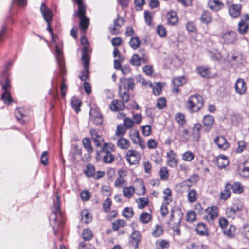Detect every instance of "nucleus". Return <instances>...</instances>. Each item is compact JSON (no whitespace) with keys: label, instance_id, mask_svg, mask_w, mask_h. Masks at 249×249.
<instances>
[{"label":"nucleus","instance_id":"obj_42","mask_svg":"<svg viewBox=\"0 0 249 249\" xmlns=\"http://www.w3.org/2000/svg\"><path fill=\"white\" fill-rule=\"evenodd\" d=\"M74 2L78 5V10L77 15L78 17L85 16L86 6L83 3L82 0H74Z\"/></svg>","mask_w":249,"mask_h":249},{"label":"nucleus","instance_id":"obj_63","mask_svg":"<svg viewBox=\"0 0 249 249\" xmlns=\"http://www.w3.org/2000/svg\"><path fill=\"white\" fill-rule=\"evenodd\" d=\"M194 158V154L190 151L185 152L182 155V159L186 161H191Z\"/></svg>","mask_w":249,"mask_h":249},{"label":"nucleus","instance_id":"obj_33","mask_svg":"<svg viewBox=\"0 0 249 249\" xmlns=\"http://www.w3.org/2000/svg\"><path fill=\"white\" fill-rule=\"evenodd\" d=\"M167 18L168 24L171 25H176L178 21L176 12L173 11H171L167 13Z\"/></svg>","mask_w":249,"mask_h":249},{"label":"nucleus","instance_id":"obj_17","mask_svg":"<svg viewBox=\"0 0 249 249\" xmlns=\"http://www.w3.org/2000/svg\"><path fill=\"white\" fill-rule=\"evenodd\" d=\"M226 183L229 185L230 190H232L234 194H241L244 191V187L240 182L231 181L227 182Z\"/></svg>","mask_w":249,"mask_h":249},{"label":"nucleus","instance_id":"obj_16","mask_svg":"<svg viewBox=\"0 0 249 249\" xmlns=\"http://www.w3.org/2000/svg\"><path fill=\"white\" fill-rule=\"evenodd\" d=\"M167 163L171 167H175L177 166L178 160L177 155L173 150H170L167 153Z\"/></svg>","mask_w":249,"mask_h":249},{"label":"nucleus","instance_id":"obj_60","mask_svg":"<svg viewBox=\"0 0 249 249\" xmlns=\"http://www.w3.org/2000/svg\"><path fill=\"white\" fill-rule=\"evenodd\" d=\"M127 183L126 181L121 178H117L114 184V187L116 188H123L124 187V186Z\"/></svg>","mask_w":249,"mask_h":249},{"label":"nucleus","instance_id":"obj_11","mask_svg":"<svg viewBox=\"0 0 249 249\" xmlns=\"http://www.w3.org/2000/svg\"><path fill=\"white\" fill-rule=\"evenodd\" d=\"M141 239V235L138 231L135 230L131 233L130 238V243L134 247V249H139V245Z\"/></svg>","mask_w":249,"mask_h":249},{"label":"nucleus","instance_id":"obj_38","mask_svg":"<svg viewBox=\"0 0 249 249\" xmlns=\"http://www.w3.org/2000/svg\"><path fill=\"white\" fill-rule=\"evenodd\" d=\"M239 210V207L236 205L231 207H228L226 210V215L229 218L231 217L233 218L236 215V212Z\"/></svg>","mask_w":249,"mask_h":249},{"label":"nucleus","instance_id":"obj_50","mask_svg":"<svg viewBox=\"0 0 249 249\" xmlns=\"http://www.w3.org/2000/svg\"><path fill=\"white\" fill-rule=\"evenodd\" d=\"M80 18V27L83 30H86L89 24V19L86 16L79 17Z\"/></svg>","mask_w":249,"mask_h":249},{"label":"nucleus","instance_id":"obj_32","mask_svg":"<svg viewBox=\"0 0 249 249\" xmlns=\"http://www.w3.org/2000/svg\"><path fill=\"white\" fill-rule=\"evenodd\" d=\"M231 192L229 188V185L226 183L224 186V189L221 191L219 194L220 199L226 200L231 197Z\"/></svg>","mask_w":249,"mask_h":249},{"label":"nucleus","instance_id":"obj_61","mask_svg":"<svg viewBox=\"0 0 249 249\" xmlns=\"http://www.w3.org/2000/svg\"><path fill=\"white\" fill-rule=\"evenodd\" d=\"M200 20L202 22L205 24H208L210 22L211 18L210 14L207 12H204L200 17Z\"/></svg>","mask_w":249,"mask_h":249},{"label":"nucleus","instance_id":"obj_3","mask_svg":"<svg viewBox=\"0 0 249 249\" xmlns=\"http://www.w3.org/2000/svg\"><path fill=\"white\" fill-rule=\"evenodd\" d=\"M203 106V101L201 96L193 95L190 97L187 102L188 110L191 112H197Z\"/></svg>","mask_w":249,"mask_h":249},{"label":"nucleus","instance_id":"obj_5","mask_svg":"<svg viewBox=\"0 0 249 249\" xmlns=\"http://www.w3.org/2000/svg\"><path fill=\"white\" fill-rule=\"evenodd\" d=\"M220 37L221 42L225 44H232L237 40L236 32L231 30L223 31L221 33Z\"/></svg>","mask_w":249,"mask_h":249},{"label":"nucleus","instance_id":"obj_37","mask_svg":"<svg viewBox=\"0 0 249 249\" xmlns=\"http://www.w3.org/2000/svg\"><path fill=\"white\" fill-rule=\"evenodd\" d=\"M188 192L187 194V198L188 200L190 203H194L195 202L198 197V194L197 191L193 189H188Z\"/></svg>","mask_w":249,"mask_h":249},{"label":"nucleus","instance_id":"obj_54","mask_svg":"<svg viewBox=\"0 0 249 249\" xmlns=\"http://www.w3.org/2000/svg\"><path fill=\"white\" fill-rule=\"evenodd\" d=\"M101 192L103 196H109L112 195V189L108 185H103L101 188Z\"/></svg>","mask_w":249,"mask_h":249},{"label":"nucleus","instance_id":"obj_43","mask_svg":"<svg viewBox=\"0 0 249 249\" xmlns=\"http://www.w3.org/2000/svg\"><path fill=\"white\" fill-rule=\"evenodd\" d=\"M163 193L164 202L170 203L173 200L172 190L169 188H166L164 190Z\"/></svg>","mask_w":249,"mask_h":249},{"label":"nucleus","instance_id":"obj_59","mask_svg":"<svg viewBox=\"0 0 249 249\" xmlns=\"http://www.w3.org/2000/svg\"><path fill=\"white\" fill-rule=\"evenodd\" d=\"M176 121L181 125L184 124L186 123L185 115L181 113H178L175 115Z\"/></svg>","mask_w":249,"mask_h":249},{"label":"nucleus","instance_id":"obj_39","mask_svg":"<svg viewBox=\"0 0 249 249\" xmlns=\"http://www.w3.org/2000/svg\"><path fill=\"white\" fill-rule=\"evenodd\" d=\"M81 102L76 97H73L71 100V104L73 109L77 113L80 111Z\"/></svg>","mask_w":249,"mask_h":249},{"label":"nucleus","instance_id":"obj_47","mask_svg":"<svg viewBox=\"0 0 249 249\" xmlns=\"http://www.w3.org/2000/svg\"><path fill=\"white\" fill-rule=\"evenodd\" d=\"M126 129L122 124H119L117 126L116 135L120 138L118 140H126V139L121 138V137L124 134Z\"/></svg>","mask_w":249,"mask_h":249},{"label":"nucleus","instance_id":"obj_14","mask_svg":"<svg viewBox=\"0 0 249 249\" xmlns=\"http://www.w3.org/2000/svg\"><path fill=\"white\" fill-rule=\"evenodd\" d=\"M171 218L169 221V225L170 227L173 230V233L174 235H180L181 234V231L179 228L180 220L178 219L177 222L174 221L173 218V213L172 212L171 215Z\"/></svg>","mask_w":249,"mask_h":249},{"label":"nucleus","instance_id":"obj_23","mask_svg":"<svg viewBox=\"0 0 249 249\" xmlns=\"http://www.w3.org/2000/svg\"><path fill=\"white\" fill-rule=\"evenodd\" d=\"M125 20L118 14L117 18L114 20V26L110 29L112 34H116L117 31L119 29L124 23Z\"/></svg>","mask_w":249,"mask_h":249},{"label":"nucleus","instance_id":"obj_40","mask_svg":"<svg viewBox=\"0 0 249 249\" xmlns=\"http://www.w3.org/2000/svg\"><path fill=\"white\" fill-rule=\"evenodd\" d=\"M134 212L132 207H126L124 208L122 211V215L126 219L129 220L134 215Z\"/></svg>","mask_w":249,"mask_h":249},{"label":"nucleus","instance_id":"obj_22","mask_svg":"<svg viewBox=\"0 0 249 249\" xmlns=\"http://www.w3.org/2000/svg\"><path fill=\"white\" fill-rule=\"evenodd\" d=\"M196 233L200 236H208L209 231L206 224L203 222H199L196 227Z\"/></svg>","mask_w":249,"mask_h":249},{"label":"nucleus","instance_id":"obj_12","mask_svg":"<svg viewBox=\"0 0 249 249\" xmlns=\"http://www.w3.org/2000/svg\"><path fill=\"white\" fill-rule=\"evenodd\" d=\"M237 171L242 177H249V160H246L242 164L238 165Z\"/></svg>","mask_w":249,"mask_h":249},{"label":"nucleus","instance_id":"obj_55","mask_svg":"<svg viewBox=\"0 0 249 249\" xmlns=\"http://www.w3.org/2000/svg\"><path fill=\"white\" fill-rule=\"evenodd\" d=\"M141 44V41L137 37H132L129 41L130 46L133 49H137Z\"/></svg>","mask_w":249,"mask_h":249},{"label":"nucleus","instance_id":"obj_9","mask_svg":"<svg viewBox=\"0 0 249 249\" xmlns=\"http://www.w3.org/2000/svg\"><path fill=\"white\" fill-rule=\"evenodd\" d=\"M141 158V155L135 150L127 151L125 159L130 165H136L139 163Z\"/></svg>","mask_w":249,"mask_h":249},{"label":"nucleus","instance_id":"obj_6","mask_svg":"<svg viewBox=\"0 0 249 249\" xmlns=\"http://www.w3.org/2000/svg\"><path fill=\"white\" fill-rule=\"evenodd\" d=\"M82 60L83 61L84 70L82 71L81 75L79 76V78L82 81H86L89 76V58L88 54L87 53V48L86 47L82 51Z\"/></svg>","mask_w":249,"mask_h":249},{"label":"nucleus","instance_id":"obj_13","mask_svg":"<svg viewBox=\"0 0 249 249\" xmlns=\"http://www.w3.org/2000/svg\"><path fill=\"white\" fill-rule=\"evenodd\" d=\"M214 118L210 115H206L203 117L202 120L203 128L206 132H209L212 127L214 123Z\"/></svg>","mask_w":249,"mask_h":249},{"label":"nucleus","instance_id":"obj_25","mask_svg":"<svg viewBox=\"0 0 249 249\" xmlns=\"http://www.w3.org/2000/svg\"><path fill=\"white\" fill-rule=\"evenodd\" d=\"M137 208L140 210H143L148 206L150 201L148 197H138L135 200Z\"/></svg>","mask_w":249,"mask_h":249},{"label":"nucleus","instance_id":"obj_57","mask_svg":"<svg viewBox=\"0 0 249 249\" xmlns=\"http://www.w3.org/2000/svg\"><path fill=\"white\" fill-rule=\"evenodd\" d=\"M2 99L5 104L9 105L13 102V100L10 93L7 91H4L2 95Z\"/></svg>","mask_w":249,"mask_h":249},{"label":"nucleus","instance_id":"obj_30","mask_svg":"<svg viewBox=\"0 0 249 249\" xmlns=\"http://www.w3.org/2000/svg\"><path fill=\"white\" fill-rule=\"evenodd\" d=\"M135 189L132 186H124L122 190L123 196L128 199L132 198L135 193Z\"/></svg>","mask_w":249,"mask_h":249},{"label":"nucleus","instance_id":"obj_28","mask_svg":"<svg viewBox=\"0 0 249 249\" xmlns=\"http://www.w3.org/2000/svg\"><path fill=\"white\" fill-rule=\"evenodd\" d=\"M196 71L204 78H209L211 77L210 70L207 67L203 66L198 67L196 68Z\"/></svg>","mask_w":249,"mask_h":249},{"label":"nucleus","instance_id":"obj_19","mask_svg":"<svg viewBox=\"0 0 249 249\" xmlns=\"http://www.w3.org/2000/svg\"><path fill=\"white\" fill-rule=\"evenodd\" d=\"M127 102H124L123 100L122 101L119 100H114L112 101L109 107L112 111L122 110L125 107L124 103Z\"/></svg>","mask_w":249,"mask_h":249},{"label":"nucleus","instance_id":"obj_26","mask_svg":"<svg viewBox=\"0 0 249 249\" xmlns=\"http://www.w3.org/2000/svg\"><path fill=\"white\" fill-rule=\"evenodd\" d=\"M186 79L183 77H178L174 78L173 81L174 87L173 88V92L175 93H178L179 89L178 87L186 83Z\"/></svg>","mask_w":249,"mask_h":249},{"label":"nucleus","instance_id":"obj_64","mask_svg":"<svg viewBox=\"0 0 249 249\" xmlns=\"http://www.w3.org/2000/svg\"><path fill=\"white\" fill-rule=\"evenodd\" d=\"M81 198L83 201H88L89 200L91 196V193L87 190H83L80 194Z\"/></svg>","mask_w":249,"mask_h":249},{"label":"nucleus","instance_id":"obj_8","mask_svg":"<svg viewBox=\"0 0 249 249\" xmlns=\"http://www.w3.org/2000/svg\"><path fill=\"white\" fill-rule=\"evenodd\" d=\"M135 189V193L140 196H144L146 193V189L143 180L141 178H136L133 182V185Z\"/></svg>","mask_w":249,"mask_h":249},{"label":"nucleus","instance_id":"obj_20","mask_svg":"<svg viewBox=\"0 0 249 249\" xmlns=\"http://www.w3.org/2000/svg\"><path fill=\"white\" fill-rule=\"evenodd\" d=\"M156 249H169L171 246V243L168 239H160L155 241Z\"/></svg>","mask_w":249,"mask_h":249},{"label":"nucleus","instance_id":"obj_48","mask_svg":"<svg viewBox=\"0 0 249 249\" xmlns=\"http://www.w3.org/2000/svg\"><path fill=\"white\" fill-rule=\"evenodd\" d=\"M249 28V25L245 21L241 20L238 25V31L239 33L244 34L247 33Z\"/></svg>","mask_w":249,"mask_h":249},{"label":"nucleus","instance_id":"obj_58","mask_svg":"<svg viewBox=\"0 0 249 249\" xmlns=\"http://www.w3.org/2000/svg\"><path fill=\"white\" fill-rule=\"evenodd\" d=\"M170 203L163 202L161 205V206L160 209V212L161 215L163 217L166 216L169 213L168 205Z\"/></svg>","mask_w":249,"mask_h":249},{"label":"nucleus","instance_id":"obj_46","mask_svg":"<svg viewBox=\"0 0 249 249\" xmlns=\"http://www.w3.org/2000/svg\"><path fill=\"white\" fill-rule=\"evenodd\" d=\"M208 5L211 9L215 11L220 9L223 5L222 3L218 0H210Z\"/></svg>","mask_w":249,"mask_h":249},{"label":"nucleus","instance_id":"obj_10","mask_svg":"<svg viewBox=\"0 0 249 249\" xmlns=\"http://www.w3.org/2000/svg\"><path fill=\"white\" fill-rule=\"evenodd\" d=\"M89 118L96 125H99L103 122V116L98 108H91Z\"/></svg>","mask_w":249,"mask_h":249},{"label":"nucleus","instance_id":"obj_45","mask_svg":"<svg viewBox=\"0 0 249 249\" xmlns=\"http://www.w3.org/2000/svg\"><path fill=\"white\" fill-rule=\"evenodd\" d=\"M223 231L224 235L229 238H232L235 234L236 227L232 225H231L227 229H225Z\"/></svg>","mask_w":249,"mask_h":249},{"label":"nucleus","instance_id":"obj_31","mask_svg":"<svg viewBox=\"0 0 249 249\" xmlns=\"http://www.w3.org/2000/svg\"><path fill=\"white\" fill-rule=\"evenodd\" d=\"M230 15L234 18L238 17L241 13V5L239 4H233L229 8Z\"/></svg>","mask_w":249,"mask_h":249},{"label":"nucleus","instance_id":"obj_35","mask_svg":"<svg viewBox=\"0 0 249 249\" xmlns=\"http://www.w3.org/2000/svg\"><path fill=\"white\" fill-rule=\"evenodd\" d=\"M127 225L125 220L124 219H116L112 223V228L114 231H117L120 228H124Z\"/></svg>","mask_w":249,"mask_h":249},{"label":"nucleus","instance_id":"obj_52","mask_svg":"<svg viewBox=\"0 0 249 249\" xmlns=\"http://www.w3.org/2000/svg\"><path fill=\"white\" fill-rule=\"evenodd\" d=\"M112 204V202L110 198H107L106 199L102 204L104 211L106 213H108L110 211Z\"/></svg>","mask_w":249,"mask_h":249},{"label":"nucleus","instance_id":"obj_21","mask_svg":"<svg viewBox=\"0 0 249 249\" xmlns=\"http://www.w3.org/2000/svg\"><path fill=\"white\" fill-rule=\"evenodd\" d=\"M149 212L150 213L142 212L140 214L139 220L142 224H147L152 220V210L149 209Z\"/></svg>","mask_w":249,"mask_h":249},{"label":"nucleus","instance_id":"obj_49","mask_svg":"<svg viewBox=\"0 0 249 249\" xmlns=\"http://www.w3.org/2000/svg\"><path fill=\"white\" fill-rule=\"evenodd\" d=\"M202 125L200 123L196 124L193 128V135L194 139H198L200 137V131L202 129Z\"/></svg>","mask_w":249,"mask_h":249},{"label":"nucleus","instance_id":"obj_18","mask_svg":"<svg viewBox=\"0 0 249 249\" xmlns=\"http://www.w3.org/2000/svg\"><path fill=\"white\" fill-rule=\"evenodd\" d=\"M40 11L46 22H50L52 19L53 12L50 9L46 6L44 3H42Z\"/></svg>","mask_w":249,"mask_h":249},{"label":"nucleus","instance_id":"obj_1","mask_svg":"<svg viewBox=\"0 0 249 249\" xmlns=\"http://www.w3.org/2000/svg\"><path fill=\"white\" fill-rule=\"evenodd\" d=\"M135 88V83L132 78H123L119 83L120 97L124 102H128L130 97L128 91L133 90Z\"/></svg>","mask_w":249,"mask_h":249},{"label":"nucleus","instance_id":"obj_29","mask_svg":"<svg viewBox=\"0 0 249 249\" xmlns=\"http://www.w3.org/2000/svg\"><path fill=\"white\" fill-rule=\"evenodd\" d=\"M229 162L228 158L224 155H220L217 157L216 164L219 169L225 168Z\"/></svg>","mask_w":249,"mask_h":249},{"label":"nucleus","instance_id":"obj_53","mask_svg":"<svg viewBox=\"0 0 249 249\" xmlns=\"http://www.w3.org/2000/svg\"><path fill=\"white\" fill-rule=\"evenodd\" d=\"M196 213L193 210L189 211L186 213V220L188 222L192 223L196 219Z\"/></svg>","mask_w":249,"mask_h":249},{"label":"nucleus","instance_id":"obj_34","mask_svg":"<svg viewBox=\"0 0 249 249\" xmlns=\"http://www.w3.org/2000/svg\"><path fill=\"white\" fill-rule=\"evenodd\" d=\"M198 176L197 175H193L187 180L183 181L181 183V186L186 189H189L192 185L191 182L192 181L196 182L198 181Z\"/></svg>","mask_w":249,"mask_h":249},{"label":"nucleus","instance_id":"obj_44","mask_svg":"<svg viewBox=\"0 0 249 249\" xmlns=\"http://www.w3.org/2000/svg\"><path fill=\"white\" fill-rule=\"evenodd\" d=\"M158 174L160 176V179L162 181H166L169 178V171L166 167H162L160 169Z\"/></svg>","mask_w":249,"mask_h":249},{"label":"nucleus","instance_id":"obj_41","mask_svg":"<svg viewBox=\"0 0 249 249\" xmlns=\"http://www.w3.org/2000/svg\"><path fill=\"white\" fill-rule=\"evenodd\" d=\"M81 220L86 224H89L92 221V216L87 210H84L81 212Z\"/></svg>","mask_w":249,"mask_h":249},{"label":"nucleus","instance_id":"obj_24","mask_svg":"<svg viewBox=\"0 0 249 249\" xmlns=\"http://www.w3.org/2000/svg\"><path fill=\"white\" fill-rule=\"evenodd\" d=\"M236 92L240 95L243 94L246 91V86L244 80L239 79L237 80L235 85Z\"/></svg>","mask_w":249,"mask_h":249},{"label":"nucleus","instance_id":"obj_27","mask_svg":"<svg viewBox=\"0 0 249 249\" xmlns=\"http://www.w3.org/2000/svg\"><path fill=\"white\" fill-rule=\"evenodd\" d=\"M164 232V228L162 225L156 224L152 230L151 235L155 238H158L161 236Z\"/></svg>","mask_w":249,"mask_h":249},{"label":"nucleus","instance_id":"obj_4","mask_svg":"<svg viewBox=\"0 0 249 249\" xmlns=\"http://www.w3.org/2000/svg\"><path fill=\"white\" fill-rule=\"evenodd\" d=\"M219 208L216 205H212L205 209L203 219L209 224H213L218 217Z\"/></svg>","mask_w":249,"mask_h":249},{"label":"nucleus","instance_id":"obj_15","mask_svg":"<svg viewBox=\"0 0 249 249\" xmlns=\"http://www.w3.org/2000/svg\"><path fill=\"white\" fill-rule=\"evenodd\" d=\"M58 215L61 216L62 212L60 210V198L59 196L57 195L56 203L52 207V214H51V217L54 215V217L53 220L56 221L57 219V216Z\"/></svg>","mask_w":249,"mask_h":249},{"label":"nucleus","instance_id":"obj_56","mask_svg":"<svg viewBox=\"0 0 249 249\" xmlns=\"http://www.w3.org/2000/svg\"><path fill=\"white\" fill-rule=\"evenodd\" d=\"M23 112V109L21 108H17L15 111L16 117L22 124L24 123V121L22 119L24 117Z\"/></svg>","mask_w":249,"mask_h":249},{"label":"nucleus","instance_id":"obj_36","mask_svg":"<svg viewBox=\"0 0 249 249\" xmlns=\"http://www.w3.org/2000/svg\"><path fill=\"white\" fill-rule=\"evenodd\" d=\"M95 171V166L91 163H88L86 165L85 169L84 170L85 175L88 178L92 177L94 175Z\"/></svg>","mask_w":249,"mask_h":249},{"label":"nucleus","instance_id":"obj_62","mask_svg":"<svg viewBox=\"0 0 249 249\" xmlns=\"http://www.w3.org/2000/svg\"><path fill=\"white\" fill-rule=\"evenodd\" d=\"M157 32L160 37L166 36L167 32L165 28L162 25H159L157 27Z\"/></svg>","mask_w":249,"mask_h":249},{"label":"nucleus","instance_id":"obj_2","mask_svg":"<svg viewBox=\"0 0 249 249\" xmlns=\"http://www.w3.org/2000/svg\"><path fill=\"white\" fill-rule=\"evenodd\" d=\"M114 146L111 143H104L102 149L97 152V155L102 158L105 163H110L114 160V156L112 154L114 151Z\"/></svg>","mask_w":249,"mask_h":249},{"label":"nucleus","instance_id":"obj_7","mask_svg":"<svg viewBox=\"0 0 249 249\" xmlns=\"http://www.w3.org/2000/svg\"><path fill=\"white\" fill-rule=\"evenodd\" d=\"M55 58L59 69L60 73L64 75L66 71L65 68V62L63 55L62 47L57 44L55 45Z\"/></svg>","mask_w":249,"mask_h":249},{"label":"nucleus","instance_id":"obj_51","mask_svg":"<svg viewBox=\"0 0 249 249\" xmlns=\"http://www.w3.org/2000/svg\"><path fill=\"white\" fill-rule=\"evenodd\" d=\"M82 237L85 241L90 240L93 237L92 231L89 229H84L82 231Z\"/></svg>","mask_w":249,"mask_h":249}]
</instances>
